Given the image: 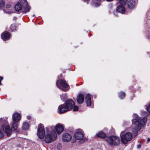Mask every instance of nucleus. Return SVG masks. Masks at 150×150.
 <instances>
[{
    "instance_id": "nucleus-29",
    "label": "nucleus",
    "mask_w": 150,
    "mask_h": 150,
    "mask_svg": "<svg viewBox=\"0 0 150 150\" xmlns=\"http://www.w3.org/2000/svg\"><path fill=\"white\" fill-rule=\"evenodd\" d=\"M4 3L3 1H2L0 3V7H1L3 6L4 5Z\"/></svg>"
},
{
    "instance_id": "nucleus-4",
    "label": "nucleus",
    "mask_w": 150,
    "mask_h": 150,
    "mask_svg": "<svg viewBox=\"0 0 150 150\" xmlns=\"http://www.w3.org/2000/svg\"><path fill=\"white\" fill-rule=\"evenodd\" d=\"M15 8L16 11H21L23 13L29 11L30 9V7L26 0H21V4L19 3H17L15 6Z\"/></svg>"
},
{
    "instance_id": "nucleus-24",
    "label": "nucleus",
    "mask_w": 150,
    "mask_h": 150,
    "mask_svg": "<svg viewBox=\"0 0 150 150\" xmlns=\"http://www.w3.org/2000/svg\"><path fill=\"white\" fill-rule=\"evenodd\" d=\"M127 1L128 0H120L119 1V2L120 4L122 5H124Z\"/></svg>"
},
{
    "instance_id": "nucleus-22",
    "label": "nucleus",
    "mask_w": 150,
    "mask_h": 150,
    "mask_svg": "<svg viewBox=\"0 0 150 150\" xmlns=\"http://www.w3.org/2000/svg\"><path fill=\"white\" fill-rule=\"evenodd\" d=\"M29 125L28 123L26 122H24L23 123L22 129L23 130H26L29 128Z\"/></svg>"
},
{
    "instance_id": "nucleus-18",
    "label": "nucleus",
    "mask_w": 150,
    "mask_h": 150,
    "mask_svg": "<svg viewBox=\"0 0 150 150\" xmlns=\"http://www.w3.org/2000/svg\"><path fill=\"white\" fill-rule=\"evenodd\" d=\"M10 33H4L1 35V38L4 40H6L9 39L10 37Z\"/></svg>"
},
{
    "instance_id": "nucleus-27",
    "label": "nucleus",
    "mask_w": 150,
    "mask_h": 150,
    "mask_svg": "<svg viewBox=\"0 0 150 150\" xmlns=\"http://www.w3.org/2000/svg\"><path fill=\"white\" fill-rule=\"evenodd\" d=\"M147 110L149 112H150V104L146 107Z\"/></svg>"
},
{
    "instance_id": "nucleus-20",
    "label": "nucleus",
    "mask_w": 150,
    "mask_h": 150,
    "mask_svg": "<svg viewBox=\"0 0 150 150\" xmlns=\"http://www.w3.org/2000/svg\"><path fill=\"white\" fill-rule=\"evenodd\" d=\"M116 10L118 12L123 14L125 11V8L123 6H119L117 7Z\"/></svg>"
},
{
    "instance_id": "nucleus-33",
    "label": "nucleus",
    "mask_w": 150,
    "mask_h": 150,
    "mask_svg": "<svg viewBox=\"0 0 150 150\" xmlns=\"http://www.w3.org/2000/svg\"><path fill=\"white\" fill-rule=\"evenodd\" d=\"M27 118L28 119H29L30 118V116H28Z\"/></svg>"
},
{
    "instance_id": "nucleus-9",
    "label": "nucleus",
    "mask_w": 150,
    "mask_h": 150,
    "mask_svg": "<svg viewBox=\"0 0 150 150\" xmlns=\"http://www.w3.org/2000/svg\"><path fill=\"white\" fill-rule=\"evenodd\" d=\"M132 138V134L129 132H127L122 135L121 140L123 143L125 144L128 142L130 141Z\"/></svg>"
},
{
    "instance_id": "nucleus-34",
    "label": "nucleus",
    "mask_w": 150,
    "mask_h": 150,
    "mask_svg": "<svg viewBox=\"0 0 150 150\" xmlns=\"http://www.w3.org/2000/svg\"><path fill=\"white\" fill-rule=\"evenodd\" d=\"M16 17H14L13 18V20H16Z\"/></svg>"
},
{
    "instance_id": "nucleus-16",
    "label": "nucleus",
    "mask_w": 150,
    "mask_h": 150,
    "mask_svg": "<svg viewBox=\"0 0 150 150\" xmlns=\"http://www.w3.org/2000/svg\"><path fill=\"white\" fill-rule=\"evenodd\" d=\"M77 101L79 104L82 103L84 101V96L82 94L80 93L78 96Z\"/></svg>"
},
{
    "instance_id": "nucleus-8",
    "label": "nucleus",
    "mask_w": 150,
    "mask_h": 150,
    "mask_svg": "<svg viewBox=\"0 0 150 150\" xmlns=\"http://www.w3.org/2000/svg\"><path fill=\"white\" fill-rule=\"evenodd\" d=\"M56 84L58 88L64 91H67L69 89L68 83L64 80L57 81Z\"/></svg>"
},
{
    "instance_id": "nucleus-25",
    "label": "nucleus",
    "mask_w": 150,
    "mask_h": 150,
    "mask_svg": "<svg viewBox=\"0 0 150 150\" xmlns=\"http://www.w3.org/2000/svg\"><path fill=\"white\" fill-rule=\"evenodd\" d=\"M10 28L12 31H13L16 29V27L15 25L12 24L11 25Z\"/></svg>"
},
{
    "instance_id": "nucleus-5",
    "label": "nucleus",
    "mask_w": 150,
    "mask_h": 150,
    "mask_svg": "<svg viewBox=\"0 0 150 150\" xmlns=\"http://www.w3.org/2000/svg\"><path fill=\"white\" fill-rule=\"evenodd\" d=\"M75 139H73L72 142L74 143L76 139L80 140L81 143H83L86 140V139L84 137L83 132L82 130L78 129L76 130L74 134Z\"/></svg>"
},
{
    "instance_id": "nucleus-3",
    "label": "nucleus",
    "mask_w": 150,
    "mask_h": 150,
    "mask_svg": "<svg viewBox=\"0 0 150 150\" xmlns=\"http://www.w3.org/2000/svg\"><path fill=\"white\" fill-rule=\"evenodd\" d=\"M53 129L52 126L48 127L46 128V134L44 136V141L46 143H50L56 139L57 134Z\"/></svg>"
},
{
    "instance_id": "nucleus-10",
    "label": "nucleus",
    "mask_w": 150,
    "mask_h": 150,
    "mask_svg": "<svg viewBox=\"0 0 150 150\" xmlns=\"http://www.w3.org/2000/svg\"><path fill=\"white\" fill-rule=\"evenodd\" d=\"M45 134V131L43 125L42 124H40L38 127L37 135L39 138L42 139L44 137Z\"/></svg>"
},
{
    "instance_id": "nucleus-14",
    "label": "nucleus",
    "mask_w": 150,
    "mask_h": 150,
    "mask_svg": "<svg viewBox=\"0 0 150 150\" xmlns=\"http://www.w3.org/2000/svg\"><path fill=\"white\" fill-rule=\"evenodd\" d=\"M21 118V115L18 113H15L12 115L13 121L18 122Z\"/></svg>"
},
{
    "instance_id": "nucleus-15",
    "label": "nucleus",
    "mask_w": 150,
    "mask_h": 150,
    "mask_svg": "<svg viewBox=\"0 0 150 150\" xmlns=\"http://www.w3.org/2000/svg\"><path fill=\"white\" fill-rule=\"evenodd\" d=\"M71 136L68 133H65L63 135L62 140L64 142H68L71 140Z\"/></svg>"
},
{
    "instance_id": "nucleus-35",
    "label": "nucleus",
    "mask_w": 150,
    "mask_h": 150,
    "mask_svg": "<svg viewBox=\"0 0 150 150\" xmlns=\"http://www.w3.org/2000/svg\"><path fill=\"white\" fill-rule=\"evenodd\" d=\"M150 141V138H148V142H149Z\"/></svg>"
},
{
    "instance_id": "nucleus-36",
    "label": "nucleus",
    "mask_w": 150,
    "mask_h": 150,
    "mask_svg": "<svg viewBox=\"0 0 150 150\" xmlns=\"http://www.w3.org/2000/svg\"><path fill=\"white\" fill-rule=\"evenodd\" d=\"M123 131H122V132H121V134H122L123 133Z\"/></svg>"
},
{
    "instance_id": "nucleus-17",
    "label": "nucleus",
    "mask_w": 150,
    "mask_h": 150,
    "mask_svg": "<svg viewBox=\"0 0 150 150\" xmlns=\"http://www.w3.org/2000/svg\"><path fill=\"white\" fill-rule=\"evenodd\" d=\"M128 7L130 9H132L135 6V1L134 0H130L128 2Z\"/></svg>"
},
{
    "instance_id": "nucleus-7",
    "label": "nucleus",
    "mask_w": 150,
    "mask_h": 150,
    "mask_svg": "<svg viewBox=\"0 0 150 150\" xmlns=\"http://www.w3.org/2000/svg\"><path fill=\"white\" fill-rule=\"evenodd\" d=\"M64 103L69 111H70L73 109V111H78L79 109L77 105H75L74 102L71 99L67 100Z\"/></svg>"
},
{
    "instance_id": "nucleus-12",
    "label": "nucleus",
    "mask_w": 150,
    "mask_h": 150,
    "mask_svg": "<svg viewBox=\"0 0 150 150\" xmlns=\"http://www.w3.org/2000/svg\"><path fill=\"white\" fill-rule=\"evenodd\" d=\"M53 127L56 130L59 134H60L64 130L63 125L59 123L56 125L55 127Z\"/></svg>"
},
{
    "instance_id": "nucleus-13",
    "label": "nucleus",
    "mask_w": 150,
    "mask_h": 150,
    "mask_svg": "<svg viewBox=\"0 0 150 150\" xmlns=\"http://www.w3.org/2000/svg\"><path fill=\"white\" fill-rule=\"evenodd\" d=\"M13 8L10 4H7L6 6V9L4 10L5 13H11L13 12Z\"/></svg>"
},
{
    "instance_id": "nucleus-11",
    "label": "nucleus",
    "mask_w": 150,
    "mask_h": 150,
    "mask_svg": "<svg viewBox=\"0 0 150 150\" xmlns=\"http://www.w3.org/2000/svg\"><path fill=\"white\" fill-rule=\"evenodd\" d=\"M68 111L69 110L64 103L59 106L58 112L59 114H62Z\"/></svg>"
},
{
    "instance_id": "nucleus-1",
    "label": "nucleus",
    "mask_w": 150,
    "mask_h": 150,
    "mask_svg": "<svg viewBox=\"0 0 150 150\" xmlns=\"http://www.w3.org/2000/svg\"><path fill=\"white\" fill-rule=\"evenodd\" d=\"M133 119L132 120V133L135 137L137 134L138 131H139L142 127L145 125L147 122V118L144 117L142 119L136 114L133 115Z\"/></svg>"
},
{
    "instance_id": "nucleus-6",
    "label": "nucleus",
    "mask_w": 150,
    "mask_h": 150,
    "mask_svg": "<svg viewBox=\"0 0 150 150\" xmlns=\"http://www.w3.org/2000/svg\"><path fill=\"white\" fill-rule=\"evenodd\" d=\"M105 140L110 145L117 146L120 144V139L117 136L112 135L107 137Z\"/></svg>"
},
{
    "instance_id": "nucleus-31",
    "label": "nucleus",
    "mask_w": 150,
    "mask_h": 150,
    "mask_svg": "<svg viewBox=\"0 0 150 150\" xmlns=\"http://www.w3.org/2000/svg\"><path fill=\"white\" fill-rule=\"evenodd\" d=\"M141 147V145H139L137 146V148L138 149H140Z\"/></svg>"
},
{
    "instance_id": "nucleus-32",
    "label": "nucleus",
    "mask_w": 150,
    "mask_h": 150,
    "mask_svg": "<svg viewBox=\"0 0 150 150\" xmlns=\"http://www.w3.org/2000/svg\"><path fill=\"white\" fill-rule=\"evenodd\" d=\"M113 0H106V1H109V2H110V1H113Z\"/></svg>"
},
{
    "instance_id": "nucleus-2",
    "label": "nucleus",
    "mask_w": 150,
    "mask_h": 150,
    "mask_svg": "<svg viewBox=\"0 0 150 150\" xmlns=\"http://www.w3.org/2000/svg\"><path fill=\"white\" fill-rule=\"evenodd\" d=\"M1 126L4 129L5 128V133L7 136L11 134L12 131H17L18 128V122L12 121L11 123V128L8 125V122L6 118H1L0 119Z\"/></svg>"
},
{
    "instance_id": "nucleus-21",
    "label": "nucleus",
    "mask_w": 150,
    "mask_h": 150,
    "mask_svg": "<svg viewBox=\"0 0 150 150\" xmlns=\"http://www.w3.org/2000/svg\"><path fill=\"white\" fill-rule=\"evenodd\" d=\"M96 135L97 137L102 138H105L106 137V134L102 132H100L99 133L97 134Z\"/></svg>"
},
{
    "instance_id": "nucleus-19",
    "label": "nucleus",
    "mask_w": 150,
    "mask_h": 150,
    "mask_svg": "<svg viewBox=\"0 0 150 150\" xmlns=\"http://www.w3.org/2000/svg\"><path fill=\"white\" fill-rule=\"evenodd\" d=\"M86 103L87 106H89L91 105V97L90 94H87L86 97Z\"/></svg>"
},
{
    "instance_id": "nucleus-26",
    "label": "nucleus",
    "mask_w": 150,
    "mask_h": 150,
    "mask_svg": "<svg viewBox=\"0 0 150 150\" xmlns=\"http://www.w3.org/2000/svg\"><path fill=\"white\" fill-rule=\"evenodd\" d=\"M62 146L60 144H58L57 146V149L58 150H61L62 149Z\"/></svg>"
},
{
    "instance_id": "nucleus-28",
    "label": "nucleus",
    "mask_w": 150,
    "mask_h": 150,
    "mask_svg": "<svg viewBox=\"0 0 150 150\" xmlns=\"http://www.w3.org/2000/svg\"><path fill=\"white\" fill-rule=\"evenodd\" d=\"M64 96V94H62L60 95V98L61 99V100H64V98L63 97V96Z\"/></svg>"
},
{
    "instance_id": "nucleus-30",
    "label": "nucleus",
    "mask_w": 150,
    "mask_h": 150,
    "mask_svg": "<svg viewBox=\"0 0 150 150\" xmlns=\"http://www.w3.org/2000/svg\"><path fill=\"white\" fill-rule=\"evenodd\" d=\"M3 78L2 77H0V85L1 84V80Z\"/></svg>"
},
{
    "instance_id": "nucleus-23",
    "label": "nucleus",
    "mask_w": 150,
    "mask_h": 150,
    "mask_svg": "<svg viewBox=\"0 0 150 150\" xmlns=\"http://www.w3.org/2000/svg\"><path fill=\"white\" fill-rule=\"evenodd\" d=\"M125 96V93L123 92H121L119 94V97L121 99L124 98Z\"/></svg>"
}]
</instances>
